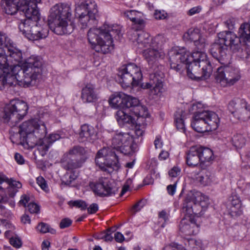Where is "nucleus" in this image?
I'll use <instances>...</instances> for the list:
<instances>
[{
    "label": "nucleus",
    "instance_id": "26",
    "mask_svg": "<svg viewBox=\"0 0 250 250\" xmlns=\"http://www.w3.org/2000/svg\"><path fill=\"white\" fill-rule=\"evenodd\" d=\"M125 15L133 22L132 29L141 30L144 27V21L141 19L142 14L134 10L127 11L125 13Z\"/></svg>",
    "mask_w": 250,
    "mask_h": 250
},
{
    "label": "nucleus",
    "instance_id": "53",
    "mask_svg": "<svg viewBox=\"0 0 250 250\" xmlns=\"http://www.w3.org/2000/svg\"><path fill=\"white\" fill-rule=\"evenodd\" d=\"M7 184L8 186L11 187L12 188H21V184L19 182L14 180L12 179H8V181H5Z\"/></svg>",
    "mask_w": 250,
    "mask_h": 250
},
{
    "label": "nucleus",
    "instance_id": "51",
    "mask_svg": "<svg viewBox=\"0 0 250 250\" xmlns=\"http://www.w3.org/2000/svg\"><path fill=\"white\" fill-rule=\"evenodd\" d=\"M70 205L80 208L82 210L86 209L87 207V205L86 203L82 200H76L74 201H70L69 202Z\"/></svg>",
    "mask_w": 250,
    "mask_h": 250
},
{
    "label": "nucleus",
    "instance_id": "50",
    "mask_svg": "<svg viewBox=\"0 0 250 250\" xmlns=\"http://www.w3.org/2000/svg\"><path fill=\"white\" fill-rule=\"evenodd\" d=\"M146 201L145 199H142L136 203L132 207V211L135 214L139 211L146 205Z\"/></svg>",
    "mask_w": 250,
    "mask_h": 250
},
{
    "label": "nucleus",
    "instance_id": "4",
    "mask_svg": "<svg viewBox=\"0 0 250 250\" xmlns=\"http://www.w3.org/2000/svg\"><path fill=\"white\" fill-rule=\"evenodd\" d=\"M121 27L117 24H104L99 28H90L87 39L91 48L97 52L106 54L114 49L113 39H119Z\"/></svg>",
    "mask_w": 250,
    "mask_h": 250
},
{
    "label": "nucleus",
    "instance_id": "32",
    "mask_svg": "<svg viewBox=\"0 0 250 250\" xmlns=\"http://www.w3.org/2000/svg\"><path fill=\"white\" fill-rule=\"evenodd\" d=\"M197 181L203 186L210 185L215 180L213 174L207 169L202 170L196 177Z\"/></svg>",
    "mask_w": 250,
    "mask_h": 250
},
{
    "label": "nucleus",
    "instance_id": "38",
    "mask_svg": "<svg viewBox=\"0 0 250 250\" xmlns=\"http://www.w3.org/2000/svg\"><path fill=\"white\" fill-rule=\"evenodd\" d=\"M86 150L84 147L79 146H76L69 149L68 153L64 155L76 159L86 158L84 156Z\"/></svg>",
    "mask_w": 250,
    "mask_h": 250
},
{
    "label": "nucleus",
    "instance_id": "30",
    "mask_svg": "<svg viewBox=\"0 0 250 250\" xmlns=\"http://www.w3.org/2000/svg\"><path fill=\"white\" fill-rule=\"evenodd\" d=\"M186 162L189 167H195L200 164L198 146H192L187 153Z\"/></svg>",
    "mask_w": 250,
    "mask_h": 250
},
{
    "label": "nucleus",
    "instance_id": "6",
    "mask_svg": "<svg viewBox=\"0 0 250 250\" xmlns=\"http://www.w3.org/2000/svg\"><path fill=\"white\" fill-rule=\"evenodd\" d=\"M237 36L233 32L225 31L218 34L221 42L229 47L234 53L242 51V46H250V24L244 23L241 25L238 31Z\"/></svg>",
    "mask_w": 250,
    "mask_h": 250
},
{
    "label": "nucleus",
    "instance_id": "43",
    "mask_svg": "<svg viewBox=\"0 0 250 250\" xmlns=\"http://www.w3.org/2000/svg\"><path fill=\"white\" fill-rule=\"evenodd\" d=\"M42 139V140L41 139V141H39L38 142V145H37L36 146H37L38 150L40 152L41 155L42 156H43L48 151L50 145L46 143V141H45L43 138Z\"/></svg>",
    "mask_w": 250,
    "mask_h": 250
},
{
    "label": "nucleus",
    "instance_id": "7",
    "mask_svg": "<svg viewBox=\"0 0 250 250\" xmlns=\"http://www.w3.org/2000/svg\"><path fill=\"white\" fill-rule=\"evenodd\" d=\"M7 56L11 62L19 63L22 59L21 51L14 46L13 42L5 34L0 33V68L7 69L8 66L13 67L8 62Z\"/></svg>",
    "mask_w": 250,
    "mask_h": 250
},
{
    "label": "nucleus",
    "instance_id": "10",
    "mask_svg": "<svg viewBox=\"0 0 250 250\" xmlns=\"http://www.w3.org/2000/svg\"><path fill=\"white\" fill-rule=\"evenodd\" d=\"M76 11L79 16V21L82 28L85 29L96 24L98 11L95 2L90 0L82 1L76 8Z\"/></svg>",
    "mask_w": 250,
    "mask_h": 250
},
{
    "label": "nucleus",
    "instance_id": "11",
    "mask_svg": "<svg viewBox=\"0 0 250 250\" xmlns=\"http://www.w3.org/2000/svg\"><path fill=\"white\" fill-rule=\"evenodd\" d=\"M28 109L27 104L24 101L19 100L12 101L4 109L2 120L5 123L16 124L26 115Z\"/></svg>",
    "mask_w": 250,
    "mask_h": 250
},
{
    "label": "nucleus",
    "instance_id": "47",
    "mask_svg": "<svg viewBox=\"0 0 250 250\" xmlns=\"http://www.w3.org/2000/svg\"><path fill=\"white\" fill-rule=\"evenodd\" d=\"M37 183L41 188L45 192L49 191L48 187L46 181L42 176L37 178Z\"/></svg>",
    "mask_w": 250,
    "mask_h": 250
},
{
    "label": "nucleus",
    "instance_id": "49",
    "mask_svg": "<svg viewBox=\"0 0 250 250\" xmlns=\"http://www.w3.org/2000/svg\"><path fill=\"white\" fill-rule=\"evenodd\" d=\"M10 243L16 248H20L21 247L22 242L18 236H11L9 240Z\"/></svg>",
    "mask_w": 250,
    "mask_h": 250
},
{
    "label": "nucleus",
    "instance_id": "60",
    "mask_svg": "<svg viewBox=\"0 0 250 250\" xmlns=\"http://www.w3.org/2000/svg\"><path fill=\"white\" fill-rule=\"evenodd\" d=\"M98 206L96 203L92 204L89 207L87 208V211L89 214H93L96 213L98 210Z\"/></svg>",
    "mask_w": 250,
    "mask_h": 250
},
{
    "label": "nucleus",
    "instance_id": "23",
    "mask_svg": "<svg viewBox=\"0 0 250 250\" xmlns=\"http://www.w3.org/2000/svg\"><path fill=\"white\" fill-rule=\"evenodd\" d=\"M96 139L97 132L94 127L87 124L82 125L79 137L80 142L93 143Z\"/></svg>",
    "mask_w": 250,
    "mask_h": 250
},
{
    "label": "nucleus",
    "instance_id": "24",
    "mask_svg": "<svg viewBox=\"0 0 250 250\" xmlns=\"http://www.w3.org/2000/svg\"><path fill=\"white\" fill-rule=\"evenodd\" d=\"M86 158L76 159L64 155L61 160L62 167L66 170L72 171L81 167L85 162Z\"/></svg>",
    "mask_w": 250,
    "mask_h": 250
},
{
    "label": "nucleus",
    "instance_id": "33",
    "mask_svg": "<svg viewBox=\"0 0 250 250\" xmlns=\"http://www.w3.org/2000/svg\"><path fill=\"white\" fill-rule=\"evenodd\" d=\"M198 149L200 159V165L207 162H210L213 159L212 151L208 148L198 146Z\"/></svg>",
    "mask_w": 250,
    "mask_h": 250
},
{
    "label": "nucleus",
    "instance_id": "57",
    "mask_svg": "<svg viewBox=\"0 0 250 250\" xmlns=\"http://www.w3.org/2000/svg\"><path fill=\"white\" fill-rule=\"evenodd\" d=\"M181 169L177 167H174L168 172L169 176L171 177H176L180 175Z\"/></svg>",
    "mask_w": 250,
    "mask_h": 250
},
{
    "label": "nucleus",
    "instance_id": "17",
    "mask_svg": "<svg viewBox=\"0 0 250 250\" xmlns=\"http://www.w3.org/2000/svg\"><path fill=\"white\" fill-rule=\"evenodd\" d=\"M91 188L97 195L101 197L116 194L118 188L114 186L107 179L102 178L99 182L90 184Z\"/></svg>",
    "mask_w": 250,
    "mask_h": 250
},
{
    "label": "nucleus",
    "instance_id": "62",
    "mask_svg": "<svg viewBox=\"0 0 250 250\" xmlns=\"http://www.w3.org/2000/svg\"><path fill=\"white\" fill-rule=\"evenodd\" d=\"M133 127H135V133L138 136H141L143 135L144 133V130H143L144 127L140 128V125L137 124L136 122V124Z\"/></svg>",
    "mask_w": 250,
    "mask_h": 250
},
{
    "label": "nucleus",
    "instance_id": "2",
    "mask_svg": "<svg viewBox=\"0 0 250 250\" xmlns=\"http://www.w3.org/2000/svg\"><path fill=\"white\" fill-rule=\"evenodd\" d=\"M42 65V60L40 57L32 56L22 66L14 64L13 67L8 66L6 70L0 68V87L17 84L29 86L41 73Z\"/></svg>",
    "mask_w": 250,
    "mask_h": 250
},
{
    "label": "nucleus",
    "instance_id": "55",
    "mask_svg": "<svg viewBox=\"0 0 250 250\" xmlns=\"http://www.w3.org/2000/svg\"><path fill=\"white\" fill-rule=\"evenodd\" d=\"M60 138V136L58 134H52L47 138H45L44 137H43V139L46 141V143H48L50 145Z\"/></svg>",
    "mask_w": 250,
    "mask_h": 250
},
{
    "label": "nucleus",
    "instance_id": "34",
    "mask_svg": "<svg viewBox=\"0 0 250 250\" xmlns=\"http://www.w3.org/2000/svg\"><path fill=\"white\" fill-rule=\"evenodd\" d=\"M186 113L184 110L178 109L174 114L175 123L177 128L180 131L185 132L186 130L184 119Z\"/></svg>",
    "mask_w": 250,
    "mask_h": 250
},
{
    "label": "nucleus",
    "instance_id": "36",
    "mask_svg": "<svg viewBox=\"0 0 250 250\" xmlns=\"http://www.w3.org/2000/svg\"><path fill=\"white\" fill-rule=\"evenodd\" d=\"M124 103V108L132 112L139 105L140 101L135 97L125 94Z\"/></svg>",
    "mask_w": 250,
    "mask_h": 250
},
{
    "label": "nucleus",
    "instance_id": "37",
    "mask_svg": "<svg viewBox=\"0 0 250 250\" xmlns=\"http://www.w3.org/2000/svg\"><path fill=\"white\" fill-rule=\"evenodd\" d=\"M124 103V108L132 112L139 105L140 101L135 97L125 94Z\"/></svg>",
    "mask_w": 250,
    "mask_h": 250
},
{
    "label": "nucleus",
    "instance_id": "61",
    "mask_svg": "<svg viewBox=\"0 0 250 250\" xmlns=\"http://www.w3.org/2000/svg\"><path fill=\"white\" fill-rule=\"evenodd\" d=\"M30 201V198L27 195H23L21 197V199L19 201V204L26 207V204Z\"/></svg>",
    "mask_w": 250,
    "mask_h": 250
},
{
    "label": "nucleus",
    "instance_id": "9",
    "mask_svg": "<svg viewBox=\"0 0 250 250\" xmlns=\"http://www.w3.org/2000/svg\"><path fill=\"white\" fill-rule=\"evenodd\" d=\"M118 76L122 87L139 85L143 78L141 68L134 63L124 65L119 68Z\"/></svg>",
    "mask_w": 250,
    "mask_h": 250
},
{
    "label": "nucleus",
    "instance_id": "22",
    "mask_svg": "<svg viewBox=\"0 0 250 250\" xmlns=\"http://www.w3.org/2000/svg\"><path fill=\"white\" fill-rule=\"evenodd\" d=\"M30 32L28 33L27 38L29 40L37 41L44 39L48 36L49 30L47 25H41L39 21H36Z\"/></svg>",
    "mask_w": 250,
    "mask_h": 250
},
{
    "label": "nucleus",
    "instance_id": "19",
    "mask_svg": "<svg viewBox=\"0 0 250 250\" xmlns=\"http://www.w3.org/2000/svg\"><path fill=\"white\" fill-rule=\"evenodd\" d=\"M210 53L220 63L227 65L229 63V55L228 48L224 44V42H221V38L218 37V40L211 44Z\"/></svg>",
    "mask_w": 250,
    "mask_h": 250
},
{
    "label": "nucleus",
    "instance_id": "15",
    "mask_svg": "<svg viewBox=\"0 0 250 250\" xmlns=\"http://www.w3.org/2000/svg\"><path fill=\"white\" fill-rule=\"evenodd\" d=\"M228 109L239 120L246 121L250 118V106L243 99H234L229 103Z\"/></svg>",
    "mask_w": 250,
    "mask_h": 250
},
{
    "label": "nucleus",
    "instance_id": "13",
    "mask_svg": "<svg viewBox=\"0 0 250 250\" xmlns=\"http://www.w3.org/2000/svg\"><path fill=\"white\" fill-rule=\"evenodd\" d=\"M240 77L237 69L228 65L219 67L215 77L217 82L223 86L233 85Z\"/></svg>",
    "mask_w": 250,
    "mask_h": 250
},
{
    "label": "nucleus",
    "instance_id": "63",
    "mask_svg": "<svg viewBox=\"0 0 250 250\" xmlns=\"http://www.w3.org/2000/svg\"><path fill=\"white\" fill-rule=\"evenodd\" d=\"M201 8L199 6L194 7L188 10V14L189 16H192L195 14L199 13L201 11Z\"/></svg>",
    "mask_w": 250,
    "mask_h": 250
},
{
    "label": "nucleus",
    "instance_id": "12",
    "mask_svg": "<svg viewBox=\"0 0 250 250\" xmlns=\"http://www.w3.org/2000/svg\"><path fill=\"white\" fill-rule=\"evenodd\" d=\"M36 6L27 5L21 7V10L26 18L23 21H21L19 25V28L21 32L27 38L28 33L31 31L34 24H36V21H39L40 20V13Z\"/></svg>",
    "mask_w": 250,
    "mask_h": 250
},
{
    "label": "nucleus",
    "instance_id": "41",
    "mask_svg": "<svg viewBox=\"0 0 250 250\" xmlns=\"http://www.w3.org/2000/svg\"><path fill=\"white\" fill-rule=\"evenodd\" d=\"M134 115L137 116L145 118L148 116V112L147 108L146 106L142 105L140 103L139 105L134 108L132 112Z\"/></svg>",
    "mask_w": 250,
    "mask_h": 250
},
{
    "label": "nucleus",
    "instance_id": "3",
    "mask_svg": "<svg viewBox=\"0 0 250 250\" xmlns=\"http://www.w3.org/2000/svg\"><path fill=\"white\" fill-rule=\"evenodd\" d=\"M204 199L205 197L198 191L187 195L182 209L183 211L188 215V219H183L179 225L180 231L185 235L193 234L195 232L194 228L199 227L200 225L197 222L200 219L199 215H201L204 208L206 206Z\"/></svg>",
    "mask_w": 250,
    "mask_h": 250
},
{
    "label": "nucleus",
    "instance_id": "64",
    "mask_svg": "<svg viewBox=\"0 0 250 250\" xmlns=\"http://www.w3.org/2000/svg\"><path fill=\"white\" fill-rule=\"evenodd\" d=\"M114 238L117 242H122L125 239L124 235L120 232L114 234Z\"/></svg>",
    "mask_w": 250,
    "mask_h": 250
},
{
    "label": "nucleus",
    "instance_id": "44",
    "mask_svg": "<svg viewBox=\"0 0 250 250\" xmlns=\"http://www.w3.org/2000/svg\"><path fill=\"white\" fill-rule=\"evenodd\" d=\"M155 77V74L154 73L153 74L150 75V78L151 80H152V82L151 81L148 83H141V87L143 89H150L151 90V92H154L155 93L156 90L155 88L156 87V83H155L154 81V78ZM155 95V93H154Z\"/></svg>",
    "mask_w": 250,
    "mask_h": 250
},
{
    "label": "nucleus",
    "instance_id": "59",
    "mask_svg": "<svg viewBox=\"0 0 250 250\" xmlns=\"http://www.w3.org/2000/svg\"><path fill=\"white\" fill-rule=\"evenodd\" d=\"M177 182L173 185H169L167 187V189L168 193L170 195H173L175 192L176 188Z\"/></svg>",
    "mask_w": 250,
    "mask_h": 250
},
{
    "label": "nucleus",
    "instance_id": "48",
    "mask_svg": "<svg viewBox=\"0 0 250 250\" xmlns=\"http://www.w3.org/2000/svg\"><path fill=\"white\" fill-rule=\"evenodd\" d=\"M98 238L104 239L106 242L111 241L113 240V236L112 235L111 229H108L106 231L102 233L98 236Z\"/></svg>",
    "mask_w": 250,
    "mask_h": 250
},
{
    "label": "nucleus",
    "instance_id": "45",
    "mask_svg": "<svg viewBox=\"0 0 250 250\" xmlns=\"http://www.w3.org/2000/svg\"><path fill=\"white\" fill-rule=\"evenodd\" d=\"M37 229L40 232L45 233L47 232H50L51 234H55L56 233V230L54 229L50 228L49 225L44 223H40L37 227Z\"/></svg>",
    "mask_w": 250,
    "mask_h": 250
},
{
    "label": "nucleus",
    "instance_id": "40",
    "mask_svg": "<svg viewBox=\"0 0 250 250\" xmlns=\"http://www.w3.org/2000/svg\"><path fill=\"white\" fill-rule=\"evenodd\" d=\"M165 74L163 72L157 74V96H163L166 92L167 88L165 83Z\"/></svg>",
    "mask_w": 250,
    "mask_h": 250
},
{
    "label": "nucleus",
    "instance_id": "52",
    "mask_svg": "<svg viewBox=\"0 0 250 250\" xmlns=\"http://www.w3.org/2000/svg\"><path fill=\"white\" fill-rule=\"evenodd\" d=\"M77 177V176L74 172L70 173V174L67 173L64 177V179H65V180H63V182L65 185H69L72 181H74Z\"/></svg>",
    "mask_w": 250,
    "mask_h": 250
},
{
    "label": "nucleus",
    "instance_id": "39",
    "mask_svg": "<svg viewBox=\"0 0 250 250\" xmlns=\"http://www.w3.org/2000/svg\"><path fill=\"white\" fill-rule=\"evenodd\" d=\"M150 48L144 50L143 54L147 62L153 66L156 61V50L155 45H151Z\"/></svg>",
    "mask_w": 250,
    "mask_h": 250
},
{
    "label": "nucleus",
    "instance_id": "35",
    "mask_svg": "<svg viewBox=\"0 0 250 250\" xmlns=\"http://www.w3.org/2000/svg\"><path fill=\"white\" fill-rule=\"evenodd\" d=\"M124 93L119 92L113 94L110 99V104L114 108H124V103L125 98Z\"/></svg>",
    "mask_w": 250,
    "mask_h": 250
},
{
    "label": "nucleus",
    "instance_id": "1",
    "mask_svg": "<svg viewBox=\"0 0 250 250\" xmlns=\"http://www.w3.org/2000/svg\"><path fill=\"white\" fill-rule=\"evenodd\" d=\"M190 52L184 48L173 47L168 53L171 69L180 71L185 66L188 77L191 79L205 80L211 73L212 68L206 54L202 51Z\"/></svg>",
    "mask_w": 250,
    "mask_h": 250
},
{
    "label": "nucleus",
    "instance_id": "28",
    "mask_svg": "<svg viewBox=\"0 0 250 250\" xmlns=\"http://www.w3.org/2000/svg\"><path fill=\"white\" fill-rule=\"evenodd\" d=\"M229 211L232 217H237L241 215L243 211L241 208V201L237 195H232L229 199Z\"/></svg>",
    "mask_w": 250,
    "mask_h": 250
},
{
    "label": "nucleus",
    "instance_id": "29",
    "mask_svg": "<svg viewBox=\"0 0 250 250\" xmlns=\"http://www.w3.org/2000/svg\"><path fill=\"white\" fill-rule=\"evenodd\" d=\"M128 111L125 109L117 111L116 113V120L119 124L128 125L133 127L136 124V121Z\"/></svg>",
    "mask_w": 250,
    "mask_h": 250
},
{
    "label": "nucleus",
    "instance_id": "46",
    "mask_svg": "<svg viewBox=\"0 0 250 250\" xmlns=\"http://www.w3.org/2000/svg\"><path fill=\"white\" fill-rule=\"evenodd\" d=\"M169 217V214L165 210H163L159 213L158 218L160 220L159 222H161L162 225L161 227L164 228L165 223L168 221Z\"/></svg>",
    "mask_w": 250,
    "mask_h": 250
},
{
    "label": "nucleus",
    "instance_id": "42",
    "mask_svg": "<svg viewBox=\"0 0 250 250\" xmlns=\"http://www.w3.org/2000/svg\"><path fill=\"white\" fill-rule=\"evenodd\" d=\"M233 146L237 148H242L245 145L246 140L244 136L241 134H236L232 139Z\"/></svg>",
    "mask_w": 250,
    "mask_h": 250
},
{
    "label": "nucleus",
    "instance_id": "58",
    "mask_svg": "<svg viewBox=\"0 0 250 250\" xmlns=\"http://www.w3.org/2000/svg\"><path fill=\"white\" fill-rule=\"evenodd\" d=\"M72 224V221L67 218L62 219L60 223L61 229H64L69 227Z\"/></svg>",
    "mask_w": 250,
    "mask_h": 250
},
{
    "label": "nucleus",
    "instance_id": "18",
    "mask_svg": "<svg viewBox=\"0 0 250 250\" xmlns=\"http://www.w3.org/2000/svg\"><path fill=\"white\" fill-rule=\"evenodd\" d=\"M38 129L39 130H36L34 133L20 136L21 143L25 147L33 148L38 145L39 141H41L45 137L46 128L44 124H42Z\"/></svg>",
    "mask_w": 250,
    "mask_h": 250
},
{
    "label": "nucleus",
    "instance_id": "25",
    "mask_svg": "<svg viewBox=\"0 0 250 250\" xmlns=\"http://www.w3.org/2000/svg\"><path fill=\"white\" fill-rule=\"evenodd\" d=\"M81 98L84 103H94L98 99V94L94 85L87 84L82 90Z\"/></svg>",
    "mask_w": 250,
    "mask_h": 250
},
{
    "label": "nucleus",
    "instance_id": "54",
    "mask_svg": "<svg viewBox=\"0 0 250 250\" xmlns=\"http://www.w3.org/2000/svg\"><path fill=\"white\" fill-rule=\"evenodd\" d=\"M27 207L31 213H38L40 211L39 206L34 203H30Z\"/></svg>",
    "mask_w": 250,
    "mask_h": 250
},
{
    "label": "nucleus",
    "instance_id": "21",
    "mask_svg": "<svg viewBox=\"0 0 250 250\" xmlns=\"http://www.w3.org/2000/svg\"><path fill=\"white\" fill-rule=\"evenodd\" d=\"M184 38L193 41L195 45L200 50L197 51H203L206 46L207 43L205 38H203L198 29H189L184 36Z\"/></svg>",
    "mask_w": 250,
    "mask_h": 250
},
{
    "label": "nucleus",
    "instance_id": "31",
    "mask_svg": "<svg viewBox=\"0 0 250 250\" xmlns=\"http://www.w3.org/2000/svg\"><path fill=\"white\" fill-rule=\"evenodd\" d=\"M2 1L4 11L7 14H15L18 10L22 12L20 8L24 6V4L19 5L20 0H2Z\"/></svg>",
    "mask_w": 250,
    "mask_h": 250
},
{
    "label": "nucleus",
    "instance_id": "56",
    "mask_svg": "<svg viewBox=\"0 0 250 250\" xmlns=\"http://www.w3.org/2000/svg\"><path fill=\"white\" fill-rule=\"evenodd\" d=\"M156 177L155 171L151 172L150 175H148L144 179V182L145 185H149L153 184L154 181V178Z\"/></svg>",
    "mask_w": 250,
    "mask_h": 250
},
{
    "label": "nucleus",
    "instance_id": "8",
    "mask_svg": "<svg viewBox=\"0 0 250 250\" xmlns=\"http://www.w3.org/2000/svg\"><path fill=\"white\" fill-rule=\"evenodd\" d=\"M219 118L215 112L203 110L194 113L193 121L191 125L196 131L204 132L216 130L219 126Z\"/></svg>",
    "mask_w": 250,
    "mask_h": 250
},
{
    "label": "nucleus",
    "instance_id": "20",
    "mask_svg": "<svg viewBox=\"0 0 250 250\" xmlns=\"http://www.w3.org/2000/svg\"><path fill=\"white\" fill-rule=\"evenodd\" d=\"M138 30H131L129 34L131 35L132 34V37L130 39L132 40L134 43V45L137 48L142 49L144 47L150 46V42L151 41V39L150 38V36L148 33L144 31L138 32Z\"/></svg>",
    "mask_w": 250,
    "mask_h": 250
},
{
    "label": "nucleus",
    "instance_id": "16",
    "mask_svg": "<svg viewBox=\"0 0 250 250\" xmlns=\"http://www.w3.org/2000/svg\"><path fill=\"white\" fill-rule=\"evenodd\" d=\"M118 158L115 152L108 147H104L99 150L95 158V163L104 171L107 170V167L117 166Z\"/></svg>",
    "mask_w": 250,
    "mask_h": 250
},
{
    "label": "nucleus",
    "instance_id": "14",
    "mask_svg": "<svg viewBox=\"0 0 250 250\" xmlns=\"http://www.w3.org/2000/svg\"><path fill=\"white\" fill-rule=\"evenodd\" d=\"M110 142L111 147L124 154H130L134 151L133 149V138L128 133H117L112 137Z\"/></svg>",
    "mask_w": 250,
    "mask_h": 250
},
{
    "label": "nucleus",
    "instance_id": "27",
    "mask_svg": "<svg viewBox=\"0 0 250 250\" xmlns=\"http://www.w3.org/2000/svg\"><path fill=\"white\" fill-rule=\"evenodd\" d=\"M43 123H39L36 120H31L23 122L20 126L19 133L20 136L25 135L29 133H33L39 130V126Z\"/></svg>",
    "mask_w": 250,
    "mask_h": 250
},
{
    "label": "nucleus",
    "instance_id": "5",
    "mask_svg": "<svg viewBox=\"0 0 250 250\" xmlns=\"http://www.w3.org/2000/svg\"><path fill=\"white\" fill-rule=\"evenodd\" d=\"M71 15L68 6L56 4L51 8L48 19L50 29L59 35L70 34L74 28V25L70 19Z\"/></svg>",
    "mask_w": 250,
    "mask_h": 250
}]
</instances>
